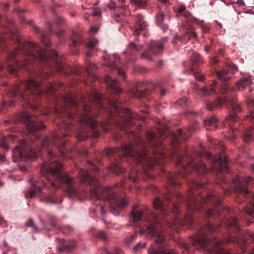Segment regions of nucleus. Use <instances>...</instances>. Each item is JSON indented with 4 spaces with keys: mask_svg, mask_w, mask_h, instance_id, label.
<instances>
[{
    "mask_svg": "<svg viewBox=\"0 0 254 254\" xmlns=\"http://www.w3.org/2000/svg\"><path fill=\"white\" fill-rule=\"evenodd\" d=\"M197 128V123L193 122L188 127L189 135L186 136L182 129H178L173 135L171 150L165 149L162 140L166 135L162 130L159 131V137L154 132H147V142L139 137L136 139L135 145L124 143L121 149L106 148L104 153L111 159L109 169L116 174L123 173L125 170L121 166L120 162L125 158H132L136 166L129 171V179L135 183L140 177L144 180L151 179L153 177L151 172L155 165L162 166L166 159H172L181 170L176 173H164L168 183L172 186H179L180 179L186 177L192 170L199 174L206 173L208 168L202 160L203 158L211 160L214 169L218 172L228 171L229 159L223 153L215 157L207 151L194 152L190 155L187 150L178 147L182 139H187Z\"/></svg>",
    "mask_w": 254,
    "mask_h": 254,
    "instance_id": "nucleus-1",
    "label": "nucleus"
},
{
    "mask_svg": "<svg viewBox=\"0 0 254 254\" xmlns=\"http://www.w3.org/2000/svg\"><path fill=\"white\" fill-rule=\"evenodd\" d=\"M14 122H21L25 126L26 132L30 135L29 139L21 140L19 144L12 151L13 160L28 162L40 155L42 151H45L48 161L44 162L41 169V177L38 180L31 178L29 181L32 185L29 191L25 194L27 198H33L37 193H43L46 188H52L53 191L58 188H62L69 197L78 196L77 189L75 187L73 178L63 173V164L56 158L58 155L63 159H66L69 157L67 155L65 138L68 131L72 128V125L68 123L63 124L65 133L57 131L50 136H46L42 141L39 136L35 134L38 130L45 128V126L36 116H31L26 112H22L14 117Z\"/></svg>",
    "mask_w": 254,
    "mask_h": 254,
    "instance_id": "nucleus-2",
    "label": "nucleus"
},
{
    "mask_svg": "<svg viewBox=\"0 0 254 254\" xmlns=\"http://www.w3.org/2000/svg\"><path fill=\"white\" fill-rule=\"evenodd\" d=\"M103 94L94 92L90 97L91 105H79L77 101L70 94L63 97L64 105L59 109H54L58 116L64 114L70 119H77L80 124L76 137L79 141L85 140L89 136L98 138L99 129L106 132L114 124L127 132L128 127L134 124L133 120H144V118L127 108H122L116 99L105 100Z\"/></svg>",
    "mask_w": 254,
    "mask_h": 254,
    "instance_id": "nucleus-3",
    "label": "nucleus"
},
{
    "mask_svg": "<svg viewBox=\"0 0 254 254\" xmlns=\"http://www.w3.org/2000/svg\"><path fill=\"white\" fill-rule=\"evenodd\" d=\"M78 176L81 184L89 185L94 183V188L90 190L91 195L96 201H107L109 204L110 211L113 214L118 215L119 213L118 208H123L127 205V200L120 198L116 194L117 192L116 190L118 189L121 190L123 187V183L116 185L113 188H100L97 184V180L93 177L88 171L80 169Z\"/></svg>",
    "mask_w": 254,
    "mask_h": 254,
    "instance_id": "nucleus-4",
    "label": "nucleus"
},
{
    "mask_svg": "<svg viewBox=\"0 0 254 254\" xmlns=\"http://www.w3.org/2000/svg\"><path fill=\"white\" fill-rule=\"evenodd\" d=\"M161 227V224L158 216L151 214L147 228L144 231L142 229L140 230L141 233L144 234L148 238L156 236L155 244L148 250L149 254H176L174 250L166 247L164 236L159 230Z\"/></svg>",
    "mask_w": 254,
    "mask_h": 254,
    "instance_id": "nucleus-5",
    "label": "nucleus"
},
{
    "mask_svg": "<svg viewBox=\"0 0 254 254\" xmlns=\"http://www.w3.org/2000/svg\"><path fill=\"white\" fill-rule=\"evenodd\" d=\"M221 91L223 94H228L230 92V95L225 96L224 99L218 98L214 102H208L206 104V108L208 110L213 111L216 109L221 108L224 104L227 106H230L232 109L233 114H231L227 117L226 123L232 130H234L235 128H233L232 123L237 120L236 114L241 111V108L237 103V99L234 95L233 91L227 84L222 85Z\"/></svg>",
    "mask_w": 254,
    "mask_h": 254,
    "instance_id": "nucleus-6",
    "label": "nucleus"
},
{
    "mask_svg": "<svg viewBox=\"0 0 254 254\" xmlns=\"http://www.w3.org/2000/svg\"><path fill=\"white\" fill-rule=\"evenodd\" d=\"M167 41V38L164 37L161 40L158 41H151L148 49L141 54V58L147 61H151L152 60V56L153 55H158L162 51L164 44Z\"/></svg>",
    "mask_w": 254,
    "mask_h": 254,
    "instance_id": "nucleus-7",
    "label": "nucleus"
},
{
    "mask_svg": "<svg viewBox=\"0 0 254 254\" xmlns=\"http://www.w3.org/2000/svg\"><path fill=\"white\" fill-rule=\"evenodd\" d=\"M107 65L123 78L126 77L124 69L121 68L119 57L116 54L104 56Z\"/></svg>",
    "mask_w": 254,
    "mask_h": 254,
    "instance_id": "nucleus-8",
    "label": "nucleus"
},
{
    "mask_svg": "<svg viewBox=\"0 0 254 254\" xmlns=\"http://www.w3.org/2000/svg\"><path fill=\"white\" fill-rule=\"evenodd\" d=\"M252 180V178L250 176H238L236 179L233 180L236 191L243 193L245 195L248 194L246 186Z\"/></svg>",
    "mask_w": 254,
    "mask_h": 254,
    "instance_id": "nucleus-9",
    "label": "nucleus"
},
{
    "mask_svg": "<svg viewBox=\"0 0 254 254\" xmlns=\"http://www.w3.org/2000/svg\"><path fill=\"white\" fill-rule=\"evenodd\" d=\"M148 26L143 16L140 14L137 15L135 17V22L133 28L132 34L135 37L138 36L141 32L146 30Z\"/></svg>",
    "mask_w": 254,
    "mask_h": 254,
    "instance_id": "nucleus-10",
    "label": "nucleus"
},
{
    "mask_svg": "<svg viewBox=\"0 0 254 254\" xmlns=\"http://www.w3.org/2000/svg\"><path fill=\"white\" fill-rule=\"evenodd\" d=\"M104 81L107 84L108 92H110L112 94L117 95L122 92L117 79H113L110 76L106 75L104 77Z\"/></svg>",
    "mask_w": 254,
    "mask_h": 254,
    "instance_id": "nucleus-11",
    "label": "nucleus"
},
{
    "mask_svg": "<svg viewBox=\"0 0 254 254\" xmlns=\"http://www.w3.org/2000/svg\"><path fill=\"white\" fill-rule=\"evenodd\" d=\"M237 69V66L235 65H229L224 67L221 70H217L216 75L217 77L224 81H227L231 78L229 74L233 73Z\"/></svg>",
    "mask_w": 254,
    "mask_h": 254,
    "instance_id": "nucleus-12",
    "label": "nucleus"
},
{
    "mask_svg": "<svg viewBox=\"0 0 254 254\" xmlns=\"http://www.w3.org/2000/svg\"><path fill=\"white\" fill-rule=\"evenodd\" d=\"M197 37V33L194 31L193 28L191 27L189 24L187 27H186V32L183 34L182 37H180L177 35L173 38V42L175 43L177 40L183 42L184 39H187L189 40L191 38H196Z\"/></svg>",
    "mask_w": 254,
    "mask_h": 254,
    "instance_id": "nucleus-13",
    "label": "nucleus"
},
{
    "mask_svg": "<svg viewBox=\"0 0 254 254\" xmlns=\"http://www.w3.org/2000/svg\"><path fill=\"white\" fill-rule=\"evenodd\" d=\"M71 40L72 43L69 46L70 50L73 54H78V50L76 47L82 44L84 40L80 34L75 32H72Z\"/></svg>",
    "mask_w": 254,
    "mask_h": 254,
    "instance_id": "nucleus-14",
    "label": "nucleus"
},
{
    "mask_svg": "<svg viewBox=\"0 0 254 254\" xmlns=\"http://www.w3.org/2000/svg\"><path fill=\"white\" fill-rule=\"evenodd\" d=\"M148 213V210L146 206H141L138 208L137 206H134L131 212L132 219L133 222L140 221L143 215Z\"/></svg>",
    "mask_w": 254,
    "mask_h": 254,
    "instance_id": "nucleus-15",
    "label": "nucleus"
},
{
    "mask_svg": "<svg viewBox=\"0 0 254 254\" xmlns=\"http://www.w3.org/2000/svg\"><path fill=\"white\" fill-rule=\"evenodd\" d=\"M98 43V41L97 39L94 38H91L86 45V54L87 58L91 57L94 53H95L98 49L97 45Z\"/></svg>",
    "mask_w": 254,
    "mask_h": 254,
    "instance_id": "nucleus-16",
    "label": "nucleus"
},
{
    "mask_svg": "<svg viewBox=\"0 0 254 254\" xmlns=\"http://www.w3.org/2000/svg\"><path fill=\"white\" fill-rule=\"evenodd\" d=\"M142 83H139L136 87L131 89L130 90V95L134 98H141L146 96L149 94V91L146 89H141Z\"/></svg>",
    "mask_w": 254,
    "mask_h": 254,
    "instance_id": "nucleus-17",
    "label": "nucleus"
},
{
    "mask_svg": "<svg viewBox=\"0 0 254 254\" xmlns=\"http://www.w3.org/2000/svg\"><path fill=\"white\" fill-rule=\"evenodd\" d=\"M156 23L165 31L168 29V24L166 22L165 14L163 11L158 12L155 16Z\"/></svg>",
    "mask_w": 254,
    "mask_h": 254,
    "instance_id": "nucleus-18",
    "label": "nucleus"
},
{
    "mask_svg": "<svg viewBox=\"0 0 254 254\" xmlns=\"http://www.w3.org/2000/svg\"><path fill=\"white\" fill-rule=\"evenodd\" d=\"M33 30L37 33L41 34V38L42 42L45 45L46 48H48L50 45V41L48 38L46 37L47 32L41 31L40 29L35 26H33Z\"/></svg>",
    "mask_w": 254,
    "mask_h": 254,
    "instance_id": "nucleus-19",
    "label": "nucleus"
},
{
    "mask_svg": "<svg viewBox=\"0 0 254 254\" xmlns=\"http://www.w3.org/2000/svg\"><path fill=\"white\" fill-rule=\"evenodd\" d=\"M74 241H62L61 246L59 248L60 252L68 251L73 249L75 247Z\"/></svg>",
    "mask_w": 254,
    "mask_h": 254,
    "instance_id": "nucleus-20",
    "label": "nucleus"
},
{
    "mask_svg": "<svg viewBox=\"0 0 254 254\" xmlns=\"http://www.w3.org/2000/svg\"><path fill=\"white\" fill-rule=\"evenodd\" d=\"M217 119L215 116H211L204 121V125L207 129H212L216 128Z\"/></svg>",
    "mask_w": 254,
    "mask_h": 254,
    "instance_id": "nucleus-21",
    "label": "nucleus"
},
{
    "mask_svg": "<svg viewBox=\"0 0 254 254\" xmlns=\"http://www.w3.org/2000/svg\"><path fill=\"white\" fill-rule=\"evenodd\" d=\"M41 201L49 204H55L58 201L57 197L55 196L53 191L41 198Z\"/></svg>",
    "mask_w": 254,
    "mask_h": 254,
    "instance_id": "nucleus-22",
    "label": "nucleus"
},
{
    "mask_svg": "<svg viewBox=\"0 0 254 254\" xmlns=\"http://www.w3.org/2000/svg\"><path fill=\"white\" fill-rule=\"evenodd\" d=\"M49 219V225L48 226H46L44 220L42 218H41V217L40 218V222L43 226V229H45L47 230H50V229H52L53 228L56 227V218L54 216H50Z\"/></svg>",
    "mask_w": 254,
    "mask_h": 254,
    "instance_id": "nucleus-23",
    "label": "nucleus"
},
{
    "mask_svg": "<svg viewBox=\"0 0 254 254\" xmlns=\"http://www.w3.org/2000/svg\"><path fill=\"white\" fill-rule=\"evenodd\" d=\"M190 60L193 67L199 66L202 63L200 55L195 52L192 54Z\"/></svg>",
    "mask_w": 254,
    "mask_h": 254,
    "instance_id": "nucleus-24",
    "label": "nucleus"
},
{
    "mask_svg": "<svg viewBox=\"0 0 254 254\" xmlns=\"http://www.w3.org/2000/svg\"><path fill=\"white\" fill-rule=\"evenodd\" d=\"M139 47L133 42H130L127 49L125 51V53L128 55H133L135 52L139 50Z\"/></svg>",
    "mask_w": 254,
    "mask_h": 254,
    "instance_id": "nucleus-25",
    "label": "nucleus"
},
{
    "mask_svg": "<svg viewBox=\"0 0 254 254\" xmlns=\"http://www.w3.org/2000/svg\"><path fill=\"white\" fill-rule=\"evenodd\" d=\"M252 80L250 77H243L237 82V85L239 89L244 88L246 86L251 84Z\"/></svg>",
    "mask_w": 254,
    "mask_h": 254,
    "instance_id": "nucleus-26",
    "label": "nucleus"
},
{
    "mask_svg": "<svg viewBox=\"0 0 254 254\" xmlns=\"http://www.w3.org/2000/svg\"><path fill=\"white\" fill-rule=\"evenodd\" d=\"M254 136V127H253L251 129L247 130L245 131L243 138L245 142H248L252 140Z\"/></svg>",
    "mask_w": 254,
    "mask_h": 254,
    "instance_id": "nucleus-27",
    "label": "nucleus"
},
{
    "mask_svg": "<svg viewBox=\"0 0 254 254\" xmlns=\"http://www.w3.org/2000/svg\"><path fill=\"white\" fill-rule=\"evenodd\" d=\"M191 19L194 22H195L197 25H199L200 26L202 30V33L205 34L208 32L210 29L209 27L208 26V25H206L204 23V21L202 20H200L197 18H191Z\"/></svg>",
    "mask_w": 254,
    "mask_h": 254,
    "instance_id": "nucleus-28",
    "label": "nucleus"
},
{
    "mask_svg": "<svg viewBox=\"0 0 254 254\" xmlns=\"http://www.w3.org/2000/svg\"><path fill=\"white\" fill-rule=\"evenodd\" d=\"M216 84V81H214L212 85L208 87H203L202 89V92L203 95H210L215 92L214 86Z\"/></svg>",
    "mask_w": 254,
    "mask_h": 254,
    "instance_id": "nucleus-29",
    "label": "nucleus"
},
{
    "mask_svg": "<svg viewBox=\"0 0 254 254\" xmlns=\"http://www.w3.org/2000/svg\"><path fill=\"white\" fill-rule=\"evenodd\" d=\"M130 1L140 8H145L148 5L147 0H130Z\"/></svg>",
    "mask_w": 254,
    "mask_h": 254,
    "instance_id": "nucleus-30",
    "label": "nucleus"
},
{
    "mask_svg": "<svg viewBox=\"0 0 254 254\" xmlns=\"http://www.w3.org/2000/svg\"><path fill=\"white\" fill-rule=\"evenodd\" d=\"M185 71L188 74L192 73L194 75L195 78L199 81H203L204 78L203 75L195 72L192 67H189L188 69L186 70Z\"/></svg>",
    "mask_w": 254,
    "mask_h": 254,
    "instance_id": "nucleus-31",
    "label": "nucleus"
},
{
    "mask_svg": "<svg viewBox=\"0 0 254 254\" xmlns=\"http://www.w3.org/2000/svg\"><path fill=\"white\" fill-rule=\"evenodd\" d=\"M59 231L64 234H69L73 231V228L69 225H67L59 228Z\"/></svg>",
    "mask_w": 254,
    "mask_h": 254,
    "instance_id": "nucleus-32",
    "label": "nucleus"
},
{
    "mask_svg": "<svg viewBox=\"0 0 254 254\" xmlns=\"http://www.w3.org/2000/svg\"><path fill=\"white\" fill-rule=\"evenodd\" d=\"M176 103L181 107H186L188 105L187 99L185 97L180 98L176 102Z\"/></svg>",
    "mask_w": 254,
    "mask_h": 254,
    "instance_id": "nucleus-33",
    "label": "nucleus"
},
{
    "mask_svg": "<svg viewBox=\"0 0 254 254\" xmlns=\"http://www.w3.org/2000/svg\"><path fill=\"white\" fill-rule=\"evenodd\" d=\"M146 243H138L133 249L134 253H137L143 249L146 246Z\"/></svg>",
    "mask_w": 254,
    "mask_h": 254,
    "instance_id": "nucleus-34",
    "label": "nucleus"
},
{
    "mask_svg": "<svg viewBox=\"0 0 254 254\" xmlns=\"http://www.w3.org/2000/svg\"><path fill=\"white\" fill-rule=\"evenodd\" d=\"M96 237L102 240L105 241L107 239L106 233L103 231H100L96 234Z\"/></svg>",
    "mask_w": 254,
    "mask_h": 254,
    "instance_id": "nucleus-35",
    "label": "nucleus"
},
{
    "mask_svg": "<svg viewBox=\"0 0 254 254\" xmlns=\"http://www.w3.org/2000/svg\"><path fill=\"white\" fill-rule=\"evenodd\" d=\"M103 251L105 254H120L121 253L119 249H115L113 252H111L106 247L103 249Z\"/></svg>",
    "mask_w": 254,
    "mask_h": 254,
    "instance_id": "nucleus-36",
    "label": "nucleus"
},
{
    "mask_svg": "<svg viewBox=\"0 0 254 254\" xmlns=\"http://www.w3.org/2000/svg\"><path fill=\"white\" fill-rule=\"evenodd\" d=\"M137 235L136 232H135L133 234L131 235L129 237H127L125 240V242L127 244H129L132 242L135 238Z\"/></svg>",
    "mask_w": 254,
    "mask_h": 254,
    "instance_id": "nucleus-37",
    "label": "nucleus"
},
{
    "mask_svg": "<svg viewBox=\"0 0 254 254\" xmlns=\"http://www.w3.org/2000/svg\"><path fill=\"white\" fill-rule=\"evenodd\" d=\"M88 164L90 166V169L97 172L99 171V167H97L96 165L94 164V163L91 161H88L87 162Z\"/></svg>",
    "mask_w": 254,
    "mask_h": 254,
    "instance_id": "nucleus-38",
    "label": "nucleus"
},
{
    "mask_svg": "<svg viewBox=\"0 0 254 254\" xmlns=\"http://www.w3.org/2000/svg\"><path fill=\"white\" fill-rule=\"evenodd\" d=\"M56 23L58 25H62L64 22V19L60 16H57L55 20Z\"/></svg>",
    "mask_w": 254,
    "mask_h": 254,
    "instance_id": "nucleus-39",
    "label": "nucleus"
},
{
    "mask_svg": "<svg viewBox=\"0 0 254 254\" xmlns=\"http://www.w3.org/2000/svg\"><path fill=\"white\" fill-rule=\"evenodd\" d=\"M0 147H3L5 150L8 149V146L7 144H5V138H2L0 142Z\"/></svg>",
    "mask_w": 254,
    "mask_h": 254,
    "instance_id": "nucleus-40",
    "label": "nucleus"
},
{
    "mask_svg": "<svg viewBox=\"0 0 254 254\" xmlns=\"http://www.w3.org/2000/svg\"><path fill=\"white\" fill-rule=\"evenodd\" d=\"M186 9V7L185 5H182L179 6L178 10V12L180 14H183V12H184L185 11Z\"/></svg>",
    "mask_w": 254,
    "mask_h": 254,
    "instance_id": "nucleus-41",
    "label": "nucleus"
},
{
    "mask_svg": "<svg viewBox=\"0 0 254 254\" xmlns=\"http://www.w3.org/2000/svg\"><path fill=\"white\" fill-rule=\"evenodd\" d=\"M2 87L4 88L3 90L5 94L8 96V83L5 82H4L2 84Z\"/></svg>",
    "mask_w": 254,
    "mask_h": 254,
    "instance_id": "nucleus-42",
    "label": "nucleus"
},
{
    "mask_svg": "<svg viewBox=\"0 0 254 254\" xmlns=\"http://www.w3.org/2000/svg\"><path fill=\"white\" fill-rule=\"evenodd\" d=\"M92 14L94 15V16H100L101 15V11L100 10L98 9V8H94L93 11V13Z\"/></svg>",
    "mask_w": 254,
    "mask_h": 254,
    "instance_id": "nucleus-43",
    "label": "nucleus"
},
{
    "mask_svg": "<svg viewBox=\"0 0 254 254\" xmlns=\"http://www.w3.org/2000/svg\"><path fill=\"white\" fill-rule=\"evenodd\" d=\"M99 209L100 211V213L103 215L105 213V210L104 207L102 205H100L99 207L96 208V210L97 211Z\"/></svg>",
    "mask_w": 254,
    "mask_h": 254,
    "instance_id": "nucleus-44",
    "label": "nucleus"
},
{
    "mask_svg": "<svg viewBox=\"0 0 254 254\" xmlns=\"http://www.w3.org/2000/svg\"><path fill=\"white\" fill-rule=\"evenodd\" d=\"M30 227L33 229V232H38L40 231V229L34 223Z\"/></svg>",
    "mask_w": 254,
    "mask_h": 254,
    "instance_id": "nucleus-45",
    "label": "nucleus"
},
{
    "mask_svg": "<svg viewBox=\"0 0 254 254\" xmlns=\"http://www.w3.org/2000/svg\"><path fill=\"white\" fill-rule=\"evenodd\" d=\"M34 222L31 218H29L28 220L25 223V226L26 227H30L31 225L33 224Z\"/></svg>",
    "mask_w": 254,
    "mask_h": 254,
    "instance_id": "nucleus-46",
    "label": "nucleus"
},
{
    "mask_svg": "<svg viewBox=\"0 0 254 254\" xmlns=\"http://www.w3.org/2000/svg\"><path fill=\"white\" fill-rule=\"evenodd\" d=\"M3 106H8L9 107H11L14 105V102L13 101H10L9 102H6L4 101L3 103Z\"/></svg>",
    "mask_w": 254,
    "mask_h": 254,
    "instance_id": "nucleus-47",
    "label": "nucleus"
},
{
    "mask_svg": "<svg viewBox=\"0 0 254 254\" xmlns=\"http://www.w3.org/2000/svg\"><path fill=\"white\" fill-rule=\"evenodd\" d=\"M116 5L115 3L113 1H110L108 5V7L110 9L114 8L116 7Z\"/></svg>",
    "mask_w": 254,
    "mask_h": 254,
    "instance_id": "nucleus-48",
    "label": "nucleus"
},
{
    "mask_svg": "<svg viewBox=\"0 0 254 254\" xmlns=\"http://www.w3.org/2000/svg\"><path fill=\"white\" fill-rule=\"evenodd\" d=\"M64 33V31L63 30H60L58 32L56 33V35L58 37H60L63 36Z\"/></svg>",
    "mask_w": 254,
    "mask_h": 254,
    "instance_id": "nucleus-49",
    "label": "nucleus"
},
{
    "mask_svg": "<svg viewBox=\"0 0 254 254\" xmlns=\"http://www.w3.org/2000/svg\"><path fill=\"white\" fill-rule=\"evenodd\" d=\"M167 93V91L165 89H161L160 91V95L162 97L164 96Z\"/></svg>",
    "mask_w": 254,
    "mask_h": 254,
    "instance_id": "nucleus-50",
    "label": "nucleus"
},
{
    "mask_svg": "<svg viewBox=\"0 0 254 254\" xmlns=\"http://www.w3.org/2000/svg\"><path fill=\"white\" fill-rule=\"evenodd\" d=\"M182 14L186 18H189L190 15V13L189 11H185Z\"/></svg>",
    "mask_w": 254,
    "mask_h": 254,
    "instance_id": "nucleus-51",
    "label": "nucleus"
},
{
    "mask_svg": "<svg viewBox=\"0 0 254 254\" xmlns=\"http://www.w3.org/2000/svg\"><path fill=\"white\" fill-rule=\"evenodd\" d=\"M5 225H6L5 221L0 216V225L4 227Z\"/></svg>",
    "mask_w": 254,
    "mask_h": 254,
    "instance_id": "nucleus-52",
    "label": "nucleus"
},
{
    "mask_svg": "<svg viewBox=\"0 0 254 254\" xmlns=\"http://www.w3.org/2000/svg\"><path fill=\"white\" fill-rule=\"evenodd\" d=\"M211 62L213 64H216L218 61L216 57H213L211 59Z\"/></svg>",
    "mask_w": 254,
    "mask_h": 254,
    "instance_id": "nucleus-53",
    "label": "nucleus"
},
{
    "mask_svg": "<svg viewBox=\"0 0 254 254\" xmlns=\"http://www.w3.org/2000/svg\"><path fill=\"white\" fill-rule=\"evenodd\" d=\"M249 105L254 108V100H251L249 102Z\"/></svg>",
    "mask_w": 254,
    "mask_h": 254,
    "instance_id": "nucleus-54",
    "label": "nucleus"
},
{
    "mask_svg": "<svg viewBox=\"0 0 254 254\" xmlns=\"http://www.w3.org/2000/svg\"><path fill=\"white\" fill-rule=\"evenodd\" d=\"M5 160V157L4 155H1L0 154V161L2 162H4Z\"/></svg>",
    "mask_w": 254,
    "mask_h": 254,
    "instance_id": "nucleus-55",
    "label": "nucleus"
},
{
    "mask_svg": "<svg viewBox=\"0 0 254 254\" xmlns=\"http://www.w3.org/2000/svg\"><path fill=\"white\" fill-rule=\"evenodd\" d=\"M248 118H250L251 119H254V114L251 112L250 113V116H248L247 117Z\"/></svg>",
    "mask_w": 254,
    "mask_h": 254,
    "instance_id": "nucleus-56",
    "label": "nucleus"
},
{
    "mask_svg": "<svg viewBox=\"0 0 254 254\" xmlns=\"http://www.w3.org/2000/svg\"><path fill=\"white\" fill-rule=\"evenodd\" d=\"M91 31H92L93 33H96L98 31V29L95 28H92L90 29Z\"/></svg>",
    "mask_w": 254,
    "mask_h": 254,
    "instance_id": "nucleus-57",
    "label": "nucleus"
},
{
    "mask_svg": "<svg viewBox=\"0 0 254 254\" xmlns=\"http://www.w3.org/2000/svg\"><path fill=\"white\" fill-rule=\"evenodd\" d=\"M205 50L206 52H208L210 49V47L209 46H206L204 47Z\"/></svg>",
    "mask_w": 254,
    "mask_h": 254,
    "instance_id": "nucleus-58",
    "label": "nucleus"
},
{
    "mask_svg": "<svg viewBox=\"0 0 254 254\" xmlns=\"http://www.w3.org/2000/svg\"><path fill=\"white\" fill-rule=\"evenodd\" d=\"M88 152L87 151H84L83 152H82V154L83 155H84V156H87L88 155Z\"/></svg>",
    "mask_w": 254,
    "mask_h": 254,
    "instance_id": "nucleus-59",
    "label": "nucleus"
},
{
    "mask_svg": "<svg viewBox=\"0 0 254 254\" xmlns=\"http://www.w3.org/2000/svg\"><path fill=\"white\" fill-rule=\"evenodd\" d=\"M20 0H14V2L15 3H18Z\"/></svg>",
    "mask_w": 254,
    "mask_h": 254,
    "instance_id": "nucleus-60",
    "label": "nucleus"
},
{
    "mask_svg": "<svg viewBox=\"0 0 254 254\" xmlns=\"http://www.w3.org/2000/svg\"><path fill=\"white\" fill-rule=\"evenodd\" d=\"M252 170L253 172H254V164L252 165Z\"/></svg>",
    "mask_w": 254,
    "mask_h": 254,
    "instance_id": "nucleus-61",
    "label": "nucleus"
},
{
    "mask_svg": "<svg viewBox=\"0 0 254 254\" xmlns=\"http://www.w3.org/2000/svg\"><path fill=\"white\" fill-rule=\"evenodd\" d=\"M22 171H25L26 170V169L24 167H22L20 169Z\"/></svg>",
    "mask_w": 254,
    "mask_h": 254,
    "instance_id": "nucleus-62",
    "label": "nucleus"
},
{
    "mask_svg": "<svg viewBox=\"0 0 254 254\" xmlns=\"http://www.w3.org/2000/svg\"><path fill=\"white\" fill-rule=\"evenodd\" d=\"M162 62H160L159 63V64H158V65H162Z\"/></svg>",
    "mask_w": 254,
    "mask_h": 254,
    "instance_id": "nucleus-63",
    "label": "nucleus"
},
{
    "mask_svg": "<svg viewBox=\"0 0 254 254\" xmlns=\"http://www.w3.org/2000/svg\"><path fill=\"white\" fill-rule=\"evenodd\" d=\"M218 25H219L220 28H222V24H221L219 23Z\"/></svg>",
    "mask_w": 254,
    "mask_h": 254,
    "instance_id": "nucleus-64",
    "label": "nucleus"
}]
</instances>
